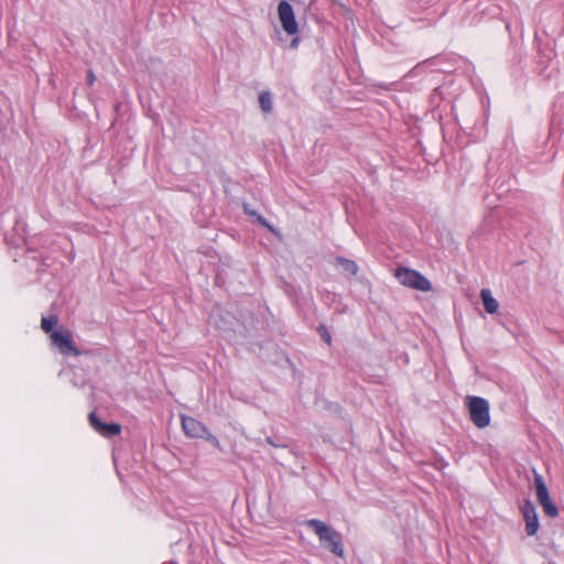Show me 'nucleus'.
I'll list each match as a JSON object with an SVG mask.
<instances>
[{
	"instance_id": "f257e3e1",
	"label": "nucleus",
	"mask_w": 564,
	"mask_h": 564,
	"mask_svg": "<svg viewBox=\"0 0 564 564\" xmlns=\"http://www.w3.org/2000/svg\"><path fill=\"white\" fill-rule=\"evenodd\" d=\"M306 525L314 530L323 547L339 557L344 556L343 536L339 532L318 519H308Z\"/></svg>"
},
{
	"instance_id": "f03ea898",
	"label": "nucleus",
	"mask_w": 564,
	"mask_h": 564,
	"mask_svg": "<svg viewBox=\"0 0 564 564\" xmlns=\"http://www.w3.org/2000/svg\"><path fill=\"white\" fill-rule=\"evenodd\" d=\"M182 429L187 437L202 438L220 449L218 438L212 434L208 427L195 417L181 415Z\"/></svg>"
},
{
	"instance_id": "7ed1b4c3",
	"label": "nucleus",
	"mask_w": 564,
	"mask_h": 564,
	"mask_svg": "<svg viewBox=\"0 0 564 564\" xmlns=\"http://www.w3.org/2000/svg\"><path fill=\"white\" fill-rule=\"evenodd\" d=\"M467 408L470 421L478 429H485L490 424V405L488 400L481 397H467Z\"/></svg>"
},
{
	"instance_id": "20e7f679",
	"label": "nucleus",
	"mask_w": 564,
	"mask_h": 564,
	"mask_svg": "<svg viewBox=\"0 0 564 564\" xmlns=\"http://www.w3.org/2000/svg\"><path fill=\"white\" fill-rule=\"evenodd\" d=\"M394 275L404 286L422 292H429L432 289L431 282L416 270L400 267L395 270Z\"/></svg>"
},
{
	"instance_id": "39448f33",
	"label": "nucleus",
	"mask_w": 564,
	"mask_h": 564,
	"mask_svg": "<svg viewBox=\"0 0 564 564\" xmlns=\"http://www.w3.org/2000/svg\"><path fill=\"white\" fill-rule=\"evenodd\" d=\"M51 341L64 356H79L80 350L75 346L72 335L67 330H54L51 334Z\"/></svg>"
},
{
	"instance_id": "423d86ee",
	"label": "nucleus",
	"mask_w": 564,
	"mask_h": 564,
	"mask_svg": "<svg viewBox=\"0 0 564 564\" xmlns=\"http://www.w3.org/2000/svg\"><path fill=\"white\" fill-rule=\"evenodd\" d=\"M278 14L285 33L294 35L299 32L293 7L288 1L283 0L279 3Z\"/></svg>"
},
{
	"instance_id": "0eeeda50",
	"label": "nucleus",
	"mask_w": 564,
	"mask_h": 564,
	"mask_svg": "<svg viewBox=\"0 0 564 564\" xmlns=\"http://www.w3.org/2000/svg\"><path fill=\"white\" fill-rule=\"evenodd\" d=\"M521 512L525 520V532L529 536H532L536 533L539 529V519L534 505L531 500H524Z\"/></svg>"
},
{
	"instance_id": "6e6552de",
	"label": "nucleus",
	"mask_w": 564,
	"mask_h": 564,
	"mask_svg": "<svg viewBox=\"0 0 564 564\" xmlns=\"http://www.w3.org/2000/svg\"><path fill=\"white\" fill-rule=\"evenodd\" d=\"M480 297H481L484 307L487 313L494 314L498 311V308H499L498 301L491 295L490 290L482 289L480 291Z\"/></svg>"
},
{
	"instance_id": "1a4fd4ad",
	"label": "nucleus",
	"mask_w": 564,
	"mask_h": 564,
	"mask_svg": "<svg viewBox=\"0 0 564 564\" xmlns=\"http://www.w3.org/2000/svg\"><path fill=\"white\" fill-rule=\"evenodd\" d=\"M534 486H535V490H536V499L540 502H542L543 500H546L550 495H549V489L544 482V479L542 477V475L538 474V473H534Z\"/></svg>"
},
{
	"instance_id": "9d476101",
	"label": "nucleus",
	"mask_w": 564,
	"mask_h": 564,
	"mask_svg": "<svg viewBox=\"0 0 564 564\" xmlns=\"http://www.w3.org/2000/svg\"><path fill=\"white\" fill-rule=\"evenodd\" d=\"M243 212L248 216L252 217L256 223H258L259 225L273 231V227L269 224V221L262 215H260L256 209H253L250 204H247V203L243 204Z\"/></svg>"
},
{
	"instance_id": "9b49d317",
	"label": "nucleus",
	"mask_w": 564,
	"mask_h": 564,
	"mask_svg": "<svg viewBox=\"0 0 564 564\" xmlns=\"http://www.w3.org/2000/svg\"><path fill=\"white\" fill-rule=\"evenodd\" d=\"M259 105L263 112L269 113L273 109V97L269 90L261 91L259 95Z\"/></svg>"
},
{
	"instance_id": "f8f14e48",
	"label": "nucleus",
	"mask_w": 564,
	"mask_h": 564,
	"mask_svg": "<svg viewBox=\"0 0 564 564\" xmlns=\"http://www.w3.org/2000/svg\"><path fill=\"white\" fill-rule=\"evenodd\" d=\"M336 262L346 273L350 275L357 274L358 265L355 261L346 259L344 257H337Z\"/></svg>"
},
{
	"instance_id": "ddd939ff",
	"label": "nucleus",
	"mask_w": 564,
	"mask_h": 564,
	"mask_svg": "<svg viewBox=\"0 0 564 564\" xmlns=\"http://www.w3.org/2000/svg\"><path fill=\"white\" fill-rule=\"evenodd\" d=\"M120 432L121 426L118 423H106L99 434L106 437H111L118 435Z\"/></svg>"
},
{
	"instance_id": "4468645a",
	"label": "nucleus",
	"mask_w": 564,
	"mask_h": 564,
	"mask_svg": "<svg viewBox=\"0 0 564 564\" xmlns=\"http://www.w3.org/2000/svg\"><path fill=\"white\" fill-rule=\"evenodd\" d=\"M540 505L543 508V511L546 516L551 518H555L558 514L557 507L552 502L551 498L549 497L546 500H543L540 502Z\"/></svg>"
},
{
	"instance_id": "2eb2a0df",
	"label": "nucleus",
	"mask_w": 564,
	"mask_h": 564,
	"mask_svg": "<svg viewBox=\"0 0 564 564\" xmlns=\"http://www.w3.org/2000/svg\"><path fill=\"white\" fill-rule=\"evenodd\" d=\"M57 324V318L55 316L43 317L41 322V326L45 333L54 332L53 328Z\"/></svg>"
},
{
	"instance_id": "dca6fc26",
	"label": "nucleus",
	"mask_w": 564,
	"mask_h": 564,
	"mask_svg": "<svg viewBox=\"0 0 564 564\" xmlns=\"http://www.w3.org/2000/svg\"><path fill=\"white\" fill-rule=\"evenodd\" d=\"M89 423L91 427L98 433L101 432L102 426L106 424L101 422L100 419L94 412L89 414Z\"/></svg>"
},
{
	"instance_id": "f3484780",
	"label": "nucleus",
	"mask_w": 564,
	"mask_h": 564,
	"mask_svg": "<svg viewBox=\"0 0 564 564\" xmlns=\"http://www.w3.org/2000/svg\"><path fill=\"white\" fill-rule=\"evenodd\" d=\"M89 423L91 427L98 433L101 432L102 426L106 424L101 422L100 419L94 412L89 414Z\"/></svg>"
},
{
	"instance_id": "a211bd4d",
	"label": "nucleus",
	"mask_w": 564,
	"mask_h": 564,
	"mask_svg": "<svg viewBox=\"0 0 564 564\" xmlns=\"http://www.w3.org/2000/svg\"><path fill=\"white\" fill-rule=\"evenodd\" d=\"M95 79L96 78H95V75H94L93 70H89L88 74H87V83H88V85H90V86L94 85Z\"/></svg>"
},
{
	"instance_id": "6ab92c4d",
	"label": "nucleus",
	"mask_w": 564,
	"mask_h": 564,
	"mask_svg": "<svg viewBox=\"0 0 564 564\" xmlns=\"http://www.w3.org/2000/svg\"><path fill=\"white\" fill-rule=\"evenodd\" d=\"M299 42H300L299 37H294V39H292L290 46L292 48H296L299 46Z\"/></svg>"
},
{
	"instance_id": "aec40b11",
	"label": "nucleus",
	"mask_w": 564,
	"mask_h": 564,
	"mask_svg": "<svg viewBox=\"0 0 564 564\" xmlns=\"http://www.w3.org/2000/svg\"><path fill=\"white\" fill-rule=\"evenodd\" d=\"M268 443L273 445V446H280L279 444L275 443V441H273L271 437H268Z\"/></svg>"
},
{
	"instance_id": "412c9836",
	"label": "nucleus",
	"mask_w": 564,
	"mask_h": 564,
	"mask_svg": "<svg viewBox=\"0 0 564 564\" xmlns=\"http://www.w3.org/2000/svg\"><path fill=\"white\" fill-rule=\"evenodd\" d=\"M323 337H324V339H325L327 343H330V335H329V334H327V333L325 332V335H323Z\"/></svg>"
},
{
	"instance_id": "4be33fe9",
	"label": "nucleus",
	"mask_w": 564,
	"mask_h": 564,
	"mask_svg": "<svg viewBox=\"0 0 564 564\" xmlns=\"http://www.w3.org/2000/svg\"><path fill=\"white\" fill-rule=\"evenodd\" d=\"M438 93H440V87H436V88L433 90V96H432V98L434 99V98H435V96H436V94H438Z\"/></svg>"
}]
</instances>
